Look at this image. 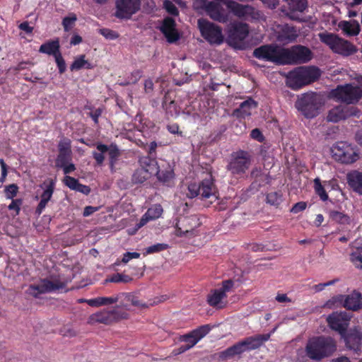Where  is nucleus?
<instances>
[{
  "mask_svg": "<svg viewBox=\"0 0 362 362\" xmlns=\"http://www.w3.org/2000/svg\"><path fill=\"white\" fill-rule=\"evenodd\" d=\"M54 59L57 68L59 69V73L61 74H64L66 71V65L62 55V53H58V54L54 57Z\"/></svg>",
  "mask_w": 362,
  "mask_h": 362,
  "instance_id": "bf43d9fd",
  "label": "nucleus"
},
{
  "mask_svg": "<svg viewBox=\"0 0 362 362\" xmlns=\"http://www.w3.org/2000/svg\"><path fill=\"white\" fill-rule=\"evenodd\" d=\"M194 7L196 9L202 8L205 10L207 15L214 21L223 23L228 21V15L223 12L221 6L214 1L196 0L194 2Z\"/></svg>",
  "mask_w": 362,
  "mask_h": 362,
  "instance_id": "dca6fc26",
  "label": "nucleus"
},
{
  "mask_svg": "<svg viewBox=\"0 0 362 362\" xmlns=\"http://www.w3.org/2000/svg\"><path fill=\"white\" fill-rule=\"evenodd\" d=\"M132 281V278L129 275L119 273L114 274L110 278L106 279V281L112 283H129Z\"/></svg>",
  "mask_w": 362,
  "mask_h": 362,
  "instance_id": "09e8293b",
  "label": "nucleus"
},
{
  "mask_svg": "<svg viewBox=\"0 0 362 362\" xmlns=\"http://www.w3.org/2000/svg\"><path fill=\"white\" fill-rule=\"evenodd\" d=\"M142 76V71L136 69L132 71L129 76H127L124 81L121 83L122 86H128L130 84L136 83Z\"/></svg>",
  "mask_w": 362,
  "mask_h": 362,
  "instance_id": "79ce46f5",
  "label": "nucleus"
},
{
  "mask_svg": "<svg viewBox=\"0 0 362 362\" xmlns=\"http://www.w3.org/2000/svg\"><path fill=\"white\" fill-rule=\"evenodd\" d=\"M332 153L335 160L345 164L353 163L358 159V154L352 146L344 141H339L334 145Z\"/></svg>",
  "mask_w": 362,
  "mask_h": 362,
  "instance_id": "2eb2a0df",
  "label": "nucleus"
},
{
  "mask_svg": "<svg viewBox=\"0 0 362 362\" xmlns=\"http://www.w3.org/2000/svg\"><path fill=\"white\" fill-rule=\"evenodd\" d=\"M100 33L107 39L115 40L119 37V34L110 29L103 28L100 30Z\"/></svg>",
  "mask_w": 362,
  "mask_h": 362,
  "instance_id": "680f3d73",
  "label": "nucleus"
},
{
  "mask_svg": "<svg viewBox=\"0 0 362 362\" xmlns=\"http://www.w3.org/2000/svg\"><path fill=\"white\" fill-rule=\"evenodd\" d=\"M77 21V17L75 13H70L62 20V25L65 31H69L74 25L75 22Z\"/></svg>",
  "mask_w": 362,
  "mask_h": 362,
  "instance_id": "864d4df0",
  "label": "nucleus"
},
{
  "mask_svg": "<svg viewBox=\"0 0 362 362\" xmlns=\"http://www.w3.org/2000/svg\"><path fill=\"white\" fill-rule=\"evenodd\" d=\"M329 218L339 224L349 225L351 223V218L346 214L332 210L329 213Z\"/></svg>",
  "mask_w": 362,
  "mask_h": 362,
  "instance_id": "4c0bfd02",
  "label": "nucleus"
},
{
  "mask_svg": "<svg viewBox=\"0 0 362 362\" xmlns=\"http://www.w3.org/2000/svg\"><path fill=\"white\" fill-rule=\"evenodd\" d=\"M93 68V64L85 59L84 54L80 55L76 58L70 66L71 71L80 70L81 69H91Z\"/></svg>",
  "mask_w": 362,
  "mask_h": 362,
  "instance_id": "58836bf2",
  "label": "nucleus"
},
{
  "mask_svg": "<svg viewBox=\"0 0 362 362\" xmlns=\"http://www.w3.org/2000/svg\"><path fill=\"white\" fill-rule=\"evenodd\" d=\"M350 260L358 269L362 268V246L358 247L350 255Z\"/></svg>",
  "mask_w": 362,
  "mask_h": 362,
  "instance_id": "ea45409f",
  "label": "nucleus"
},
{
  "mask_svg": "<svg viewBox=\"0 0 362 362\" xmlns=\"http://www.w3.org/2000/svg\"><path fill=\"white\" fill-rule=\"evenodd\" d=\"M336 340L329 336H316L310 338L305 347L306 356L311 360L320 361L331 356L336 351Z\"/></svg>",
  "mask_w": 362,
  "mask_h": 362,
  "instance_id": "f257e3e1",
  "label": "nucleus"
},
{
  "mask_svg": "<svg viewBox=\"0 0 362 362\" xmlns=\"http://www.w3.org/2000/svg\"><path fill=\"white\" fill-rule=\"evenodd\" d=\"M0 165L1 168V175L0 177V182H4L8 174L7 165L5 163L3 158L0 159Z\"/></svg>",
  "mask_w": 362,
  "mask_h": 362,
  "instance_id": "338daca9",
  "label": "nucleus"
},
{
  "mask_svg": "<svg viewBox=\"0 0 362 362\" xmlns=\"http://www.w3.org/2000/svg\"><path fill=\"white\" fill-rule=\"evenodd\" d=\"M157 175V177L159 180L162 182H168L174 177V173L172 170H160L158 168V170L154 173Z\"/></svg>",
  "mask_w": 362,
  "mask_h": 362,
  "instance_id": "8fccbe9b",
  "label": "nucleus"
},
{
  "mask_svg": "<svg viewBox=\"0 0 362 362\" xmlns=\"http://www.w3.org/2000/svg\"><path fill=\"white\" fill-rule=\"evenodd\" d=\"M320 76L321 71L318 67L314 66H298L287 74L286 84L291 89L298 90L317 81Z\"/></svg>",
  "mask_w": 362,
  "mask_h": 362,
  "instance_id": "f03ea898",
  "label": "nucleus"
},
{
  "mask_svg": "<svg viewBox=\"0 0 362 362\" xmlns=\"http://www.w3.org/2000/svg\"><path fill=\"white\" fill-rule=\"evenodd\" d=\"M329 327L337 331L341 335L348 327L349 319L346 314L334 313L329 315L327 319Z\"/></svg>",
  "mask_w": 362,
  "mask_h": 362,
  "instance_id": "b1692460",
  "label": "nucleus"
},
{
  "mask_svg": "<svg viewBox=\"0 0 362 362\" xmlns=\"http://www.w3.org/2000/svg\"><path fill=\"white\" fill-rule=\"evenodd\" d=\"M96 148L98 151L102 153H108L109 164L111 170H113L115 164L117 163L119 157L120 156V151L117 146L114 144H111L110 146L98 143L96 144Z\"/></svg>",
  "mask_w": 362,
  "mask_h": 362,
  "instance_id": "a878e982",
  "label": "nucleus"
},
{
  "mask_svg": "<svg viewBox=\"0 0 362 362\" xmlns=\"http://www.w3.org/2000/svg\"><path fill=\"white\" fill-rule=\"evenodd\" d=\"M168 245L165 243H156L145 248L144 255H148L150 254L158 253L168 249Z\"/></svg>",
  "mask_w": 362,
  "mask_h": 362,
  "instance_id": "603ef678",
  "label": "nucleus"
},
{
  "mask_svg": "<svg viewBox=\"0 0 362 362\" xmlns=\"http://www.w3.org/2000/svg\"><path fill=\"white\" fill-rule=\"evenodd\" d=\"M163 8L170 15L177 16L179 15V11L175 5L170 0L163 1Z\"/></svg>",
  "mask_w": 362,
  "mask_h": 362,
  "instance_id": "13d9d810",
  "label": "nucleus"
},
{
  "mask_svg": "<svg viewBox=\"0 0 362 362\" xmlns=\"http://www.w3.org/2000/svg\"><path fill=\"white\" fill-rule=\"evenodd\" d=\"M163 107L170 117L178 116L181 110V107L174 100H171L168 94H165L164 96Z\"/></svg>",
  "mask_w": 362,
  "mask_h": 362,
  "instance_id": "c9c22d12",
  "label": "nucleus"
},
{
  "mask_svg": "<svg viewBox=\"0 0 362 362\" xmlns=\"http://www.w3.org/2000/svg\"><path fill=\"white\" fill-rule=\"evenodd\" d=\"M163 211V209L160 204H154L147 210L146 214L152 221L158 218L162 215Z\"/></svg>",
  "mask_w": 362,
  "mask_h": 362,
  "instance_id": "37998d69",
  "label": "nucleus"
},
{
  "mask_svg": "<svg viewBox=\"0 0 362 362\" xmlns=\"http://www.w3.org/2000/svg\"><path fill=\"white\" fill-rule=\"evenodd\" d=\"M66 284L60 280L59 278L52 279H43L37 285H30L26 290V293L29 296L37 298L39 295L46 293H52L66 287Z\"/></svg>",
  "mask_w": 362,
  "mask_h": 362,
  "instance_id": "9d476101",
  "label": "nucleus"
},
{
  "mask_svg": "<svg viewBox=\"0 0 362 362\" xmlns=\"http://www.w3.org/2000/svg\"><path fill=\"white\" fill-rule=\"evenodd\" d=\"M340 298L344 297V307L347 310L357 311L362 309V293L354 291L347 296H340Z\"/></svg>",
  "mask_w": 362,
  "mask_h": 362,
  "instance_id": "cd10ccee",
  "label": "nucleus"
},
{
  "mask_svg": "<svg viewBox=\"0 0 362 362\" xmlns=\"http://www.w3.org/2000/svg\"><path fill=\"white\" fill-rule=\"evenodd\" d=\"M338 279H333L325 283H321L316 284L313 286V289L315 292H320L325 289V287L334 285Z\"/></svg>",
  "mask_w": 362,
  "mask_h": 362,
  "instance_id": "0e129e2a",
  "label": "nucleus"
},
{
  "mask_svg": "<svg viewBox=\"0 0 362 362\" xmlns=\"http://www.w3.org/2000/svg\"><path fill=\"white\" fill-rule=\"evenodd\" d=\"M331 95L336 100L346 105L354 104L362 97V89L358 86L348 83L344 86H337L331 91Z\"/></svg>",
  "mask_w": 362,
  "mask_h": 362,
  "instance_id": "6e6552de",
  "label": "nucleus"
},
{
  "mask_svg": "<svg viewBox=\"0 0 362 362\" xmlns=\"http://www.w3.org/2000/svg\"><path fill=\"white\" fill-rule=\"evenodd\" d=\"M210 330L211 327L209 325H202L187 334L181 335L179 340L181 342H185V344L190 349L204 337Z\"/></svg>",
  "mask_w": 362,
  "mask_h": 362,
  "instance_id": "412c9836",
  "label": "nucleus"
},
{
  "mask_svg": "<svg viewBox=\"0 0 362 362\" xmlns=\"http://www.w3.org/2000/svg\"><path fill=\"white\" fill-rule=\"evenodd\" d=\"M250 136L252 139L259 142H262L264 140V136L262 132L257 128L254 129L251 131Z\"/></svg>",
  "mask_w": 362,
  "mask_h": 362,
  "instance_id": "69168bd1",
  "label": "nucleus"
},
{
  "mask_svg": "<svg viewBox=\"0 0 362 362\" xmlns=\"http://www.w3.org/2000/svg\"><path fill=\"white\" fill-rule=\"evenodd\" d=\"M118 301H119V293L110 297L99 296L95 298L89 299L88 305L91 307L98 308L103 305H112L113 303H117Z\"/></svg>",
  "mask_w": 362,
  "mask_h": 362,
  "instance_id": "72a5a7b5",
  "label": "nucleus"
},
{
  "mask_svg": "<svg viewBox=\"0 0 362 362\" xmlns=\"http://www.w3.org/2000/svg\"><path fill=\"white\" fill-rule=\"evenodd\" d=\"M252 160V156L250 152L239 150L231 153L226 169L234 177L243 178L250 168Z\"/></svg>",
  "mask_w": 362,
  "mask_h": 362,
  "instance_id": "39448f33",
  "label": "nucleus"
},
{
  "mask_svg": "<svg viewBox=\"0 0 362 362\" xmlns=\"http://www.w3.org/2000/svg\"><path fill=\"white\" fill-rule=\"evenodd\" d=\"M297 37L298 33L296 28L285 24L281 26L277 32L276 40L283 45H286L295 41Z\"/></svg>",
  "mask_w": 362,
  "mask_h": 362,
  "instance_id": "393cba45",
  "label": "nucleus"
},
{
  "mask_svg": "<svg viewBox=\"0 0 362 362\" xmlns=\"http://www.w3.org/2000/svg\"><path fill=\"white\" fill-rule=\"evenodd\" d=\"M63 182L66 186H67L69 189L72 190H75L79 182V181L77 179L69 175H66L64 178Z\"/></svg>",
  "mask_w": 362,
  "mask_h": 362,
  "instance_id": "052dcab7",
  "label": "nucleus"
},
{
  "mask_svg": "<svg viewBox=\"0 0 362 362\" xmlns=\"http://www.w3.org/2000/svg\"><path fill=\"white\" fill-rule=\"evenodd\" d=\"M282 194L281 192H272L267 194L266 201L270 205L278 206L281 202Z\"/></svg>",
  "mask_w": 362,
  "mask_h": 362,
  "instance_id": "49530a36",
  "label": "nucleus"
},
{
  "mask_svg": "<svg viewBox=\"0 0 362 362\" xmlns=\"http://www.w3.org/2000/svg\"><path fill=\"white\" fill-rule=\"evenodd\" d=\"M140 255H141L140 253L136 252H125L123 255L122 260L119 261V259H117L116 261V262L115 263V264L118 266V265L120 264V262H122L124 264H127V262H129L132 259L139 258Z\"/></svg>",
  "mask_w": 362,
  "mask_h": 362,
  "instance_id": "4d7b16f0",
  "label": "nucleus"
},
{
  "mask_svg": "<svg viewBox=\"0 0 362 362\" xmlns=\"http://www.w3.org/2000/svg\"><path fill=\"white\" fill-rule=\"evenodd\" d=\"M18 186L16 184H10L4 187V195L7 199H14L18 193Z\"/></svg>",
  "mask_w": 362,
  "mask_h": 362,
  "instance_id": "3c124183",
  "label": "nucleus"
},
{
  "mask_svg": "<svg viewBox=\"0 0 362 362\" xmlns=\"http://www.w3.org/2000/svg\"><path fill=\"white\" fill-rule=\"evenodd\" d=\"M257 107V103L252 98H249L240 103L239 107L233 111L232 115L238 119H245L251 115V111Z\"/></svg>",
  "mask_w": 362,
  "mask_h": 362,
  "instance_id": "c756f323",
  "label": "nucleus"
},
{
  "mask_svg": "<svg viewBox=\"0 0 362 362\" xmlns=\"http://www.w3.org/2000/svg\"><path fill=\"white\" fill-rule=\"evenodd\" d=\"M55 184L54 180L49 179L40 185V187L43 189V192L40 194V201L35 211V214L37 216H40L43 212L49 201L51 200L54 192Z\"/></svg>",
  "mask_w": 362,
  "mask_h": 362,
  "instance_id": "5701e85b",
  "label": "nucleus"
},
{
  "mask_svg": "<svg viewBox=\"0 0 362 362\" xmlns=\"http://www.w3.org/2000/svg\"><path fill=\"white\" fill-rule=\"evenodd\" d=\"M39 52L52 55L54 57L60 53V44L59 39L49 40L42 44L39 48Z\"/></svg>",
  "mask_w": 362,
  "mask_h": 362,
  "instance_id": "2f4dec72",
  "label": "nucleus"
},
{
  "mask_svg": "<svg viewBox=\"0 0 362 362\" xmlns=\"http://www.w3.org/2000/svg\"><path fill=\"white\" fill-rule=\"evenodd\" d=\"M345 346L348 349L358 352L361 350L362 344V328L359 326L346 329L341 335Z\"/></svg>",
  "mask_w": 362,
  "mask_h": 362,
  "instance_id": "6ab92c4d",
  "label": "nucleus"
},
{
  "mask_svg": "<svg viewBox=\"0 0 362 362\" xmlns=\"http://www.w3.org/2000/svg\"><path fill=\"white\" fill-rule=\"evenodd\" d=\"M314 189L322 201L325 202L328 199L329 197L318 177L314 180Z\"/></svg>",
  "mask_w": 362,
  "mask_h": 362,
  "instance_id": "a19ab883",
  "label": "nucleus"
},
{
  "mask_svg": "<svg viewBox=\"0 0 362 362\" xmlns=\"http://www.w3.org/2000/svg\"><path fill=\"white\" fill-rule=\"evenodd\" d=\"M139 162L146 173L154 174L158 170V163L156 157L151 156H142Z\"/></svg>",
  "mask_w": 362,
  "mask_h": 362,
  "instance_id": "473e14b6",
  "label": "nucleus"
},
{
  "mask_svg": "<svg viewBox=\"0 0 362 362\" xmlns=\"http://www.w3.org/2000/svg\"><path fill=\"white\" fill-rule=\"evenodd\" d=\"M353 112L350 111L346 105H338L331 109L327 116V119L332 122H338L345 119L352 115Z\"/></svg>",
  "mask_w": 362,
  "mask_h": 362,
  "instance_id": "c85d7f7f",
  "label": "nucleus"
},
{
  "mask_svg": "<svg viewBox=\"0 0 362 362\" xmlns=\"http://www.w3.org/2000/svg\"><path fill=\"white\" fill-rule=\"evenodd\" d=\"M119 300L124 298L127 301H130L131 305L147 308L148 305L141 303L134 295L129 293H119Z\"/></svg>",
  "mask_w": 362,
  "mask_h": 362,
  "instance_id": "a18cd8bd",
  "label": "nucleus"
},
{
  "mask_svg": "<svg viewBox=\"0 0 362 362\" xmlns=\"http://www.w3.org/2000/svg\"><path fill=\"white\" fill-rule=\"evenodd\" d=\"M271 337V334H256L248 337L242 340L245 351H250L260 348L264 342L267 341Z\"/></svg>",
  "mask_w": 362,
  "mask_h": 362,
  "instance_id": "bb28decb",
  "label": "nucleus"
},
{
  "mask_svg": "<svg viewBox=\"0 0 362 362\" xmlns=\"http://www.w3.org/2000/svg\"><path fill=\"white\" fill-rule=\"evenodd\" d=\"M199 226V219L195 215L180 216L176 223L175 234L180 238L193 237L196 235L195 229Z\"/></svg>",
  "mask_w": 362,
  "mask_h": 362,
  "instance_id": "4468645a",
  "label": "nucleus"
},
{
  "mask_svg": "<svg viewBox=\"0 0 362 362\" xmlns=\"http://www.w3.org/2000/svg\"><path fill=\"white\" fill-rule=\"evenodd\" d=\"M226 7L234 16L243 20L257 19L259 12L250 5L240 4L236 1L225 2Z\"/></svg>",
  "mask_w": 362,
  "mask_h": 362,
  "instance_id": "a211bd4d",
  "label": "nucleus"
},
{
  "mask_svg": "<svg viewBox=\"0 0 362 362\" xmlns=\"http://www.w3.org/2000/svg\"><path fill=\"white\" fill-rule=\"evenodd\" d=\"M11 202L8 206L9 211H15V216H18L20 214L21 206L23 203V200L21 198L11 199Z\"/></svg>",
  "mask_w": 362,
  "mask_h": 362,
  "instance_id": "5fc2aeb1",
  "label": "nucleus"
},
{
  "mask_svg": "<svg viewBox=\"0 0 362 362\" xmlns=\"http://www.w3.org/2000/svg\"><path fill=\"white\" fill-rule=\"evenodd\" d=\"M347 182L354 192L362 195V172L354 170L348 173Z\"/></svg>",
  "mask_w": 362,
  "mask_h": 362,
  "instance_id": "7c9ffc66",
  "label": "nucleus"
},
{
  "mask_svg": "<svg viewBox=\"0 0 362 362\" xmlns=\"http://www.w3.org/2000/svg\"><path fill=\"white\" fill-rule=\"evenodd\" d=\"M128 314L125 312H121L116 308L112 310L103 309L99 312L93 313L88 318V324L95 325L100 323L104 325H110L122 319H127Z\"/></svg>",
  "mask_w": 362,
  "mask_h": 362,
  "instance_id": "f8f14e48",
  "label": "nucleus"
},
{
  "mask_svg": "<svg viewBox=\"0 0 362 362\" xmlns=\"http://www.w3.org/2000/svg\"><path fill=\"white\" fill-rule=\"evenodd\" d=\"M71 153H59L55 160V166L59 168L60 166H64L65 164H68L71 161Z\"/></svg>",
  "mask_w": 362,
  "mask_h": 362,
  "instance_id": "de8ad7c7",
  "label": "nucleus"
},
{
  "mask_svg": "<svg viewBox=\"0 0 362 362\" xmlns=\"http://www.w3.org/2000/svg\"><path fill=\"white\" fill-rule=\"evenodd\" d=\"M248 34L249 27L247 23H232L228 30V42L230 45L235 46L243 42Z\"/></svg>",
  "mask_w": 362,
  "mask_h": 362,
  "instance_id": "aec40b11",
  "label": "nucleus"
},
{
  "mask_svg": "<svg viewBox=\"0 0 362 362\" xmlns=\"http://www.w3.org/2000/svg\"><path fill=\"white\" fill-rule=\"evenodd\" d=\"M175 21L171 17H165L159 27L160 31L165 36L168 43L173 44L180 39V34L176 28Z\"/></svg>",
  "mask_w": 362,
  "mask_h": 362,
  "instance_id": "4be33fe9",
  "label": "nucleus"
},
{
  "mask_svg": "<svg viewBox=\"0 0 362 362\" xmlns=\"http://www.w3.org/2000/svg\"><path fill=\"white\" fill-rule=\"evenodd\" d=\"M339 28L348 36H356L360 32V26L357 21H343L339 23Z\"/></svg>",
  "mask_w": 362,
  "mask_h": 362,
  "instance_id": "f704fd0d",
  "label": "nucleus"
},
{
  "mask_svg": "<svg viewBox=\"0 0 362 362\" xmlns=\"http://www.w3.org/2000/svg\"><path fill=\"white\" fill-rule=\"evenodd\" d=\"M288 5L293 11L303 12L308 7L307 0H288Z\"/></svg>",
  "mask_w": 362,
  "mask_h": 362,
  "instance_id": "c03bdc74",
  "label": "nucleus"
},
{
  "mask_svg": "<svg viewBox=\"0 0 362 362\" xmlns=\"http://www.w3.org/2000/svg\"><path fill=\"white\" fill-rule=\"evenodd\" d=\"M245 351L244 344L242 341L235 344L234 345L228 347L225 351L221 352V356L223 358L233 357L235 355H239L244 353Z\"/></svg>",
  "mask_w": 362,
  "mask_h": 362,
  "instance_id": "e433bc0d",
  "label": "nucleus"
},
{
  "mask_svg": "<svg viewBox=\"0 0 362 362\" xmlns=\"http://www.w3.org/2000/svg\"><path fill=\"white\" fill-rule=\"evenodd\" d=\"M233 285L234 282L231 279L223 281L221 288L211 290L206 297L207 303L216 309L225 308L226 303H224L223 300L227 298L226 293L230 291Z\"/></svg>",
  "mask_w": 362,
  "mask_h": 362,
  "instance_id": "ddd939ff",
  "label": "nucleus"
},
{
  "mask_svg": "<svg viewBox=\"0 0 362 362\" xmlns=\"http://www.w3.org/2000/svg\"><path fill=\"white\" fill-rule=\"evenodd\" d=\"M198 26L202 36L210 45H218L223 42L224 37L219 25L205 19H199Z\"/></svg>",
  "mask_w": 362,
  "mask_h": 362,
  "instance_id": "1a4fd4ad",
  "label": "nucleus"
},
{
  "mask_svg": "<svg viewBox=\"0 0 362 362\" xmlns=\"http://www.w3.org/2000/svg\"><path fill=\"white\" fill-rule=\"evenodd\" d=\"M141 6V0H116L115 16L121 20H129Z\"/></svg>",
  "mask_w": 362,
  "mask_h": 362,
  "instance_id": "f3484780",
  "label": "nucleus"
},
{
  "mask_svg": "<svg viewBox=\"0 0 362 362\" xmlns=\"http://www.w3.org/2000/svg\"><path fill=\"white\" fill-rule=\"evenodd\" d=\"M320 38L321 41L328 45L334 52L341 55L350 56L357 51L355 45L335 34L322 33L320 34Z\"/></svg>",
  "mask_w": 362,
  "mask_h": 362,
  "instance_id": "423d86ee",
  "label": "nucleus"
},
{
  "mask_svg": "<svg viewBox=\"0 0 362 362\" xmlns=\"http://www.w3.org/2000/svg\"><path fill=\"white\" fill-rule=\"evenodd\" d=\"M323 103L321 95L311 91L299 95L295 107L305 117L313 118L319 115Z\"/></svg>",
  "mask_w": 362,
  "mask_h": 362,
  "instance_id": "7ed1b4c3",
  "label": "nucleus"
},
{
  "mask_svg": "<svg viewBox=\"0 0 362 362\" xmlns=\"http://www.w3.org/2000/svg\"><path fill=\"white\" fill-rule=\"evenodd\" d=\"M104 153H102L100 151H99V152L93 151V157L95 160L97 165L99 166L102 165L105 160Z\"/></svg>",
  "mask_w": 362,
  "mask_h": 362,
  "instance_id": "774afa93",
  "label": "nucleus"
},
{
  "mask_svg": "<svg viewBox=\"0 0 362 362\" xmlns=\"http://www.w3.org/2000/svg\"><path fill=\"white\" fill-rule=\"evenodd\" d=\"M218 192L211 175L198 184L194 182L188 185L187 197L189 198L199 197L202 200L210 199L213 202L218 199Z\"/></svg>",
  "mask_w": 362,
  "mask_h": 362,
  "instance_id": "20e7f679",
  "label": "nucleus"
},
{
  "mask_svg": "<svg viewBox=\"0 0 362 362\" xmlns=\"http://www.w3.org/2000/svg\"><path fill=\"white\" fill-rule=\"evenodd\" d=\"M307 207V203L305 202H299L295 204L290 211L293 214H298L304 211Z\"/></svg>",
  "mask_w": 362,
  "mask_h": 362,
  "instance_id": "e2e57ef3",
  "label": "nucleus"
},
{
  "mask_svg": "<svg viewBox=\"0 0 362 362\" xmlns=\"http://www.w3.org/2000/svg\"><path fill=\"white\" fill-rule=\"evenodd\" d=\"M313 58L311 50L303 45H295L290 49L283 48V64H298L310 62Z\"/></svg>",
  "mask_w": 362,
  "mask_h": 362,
  "instance_id": "0eeeda50",
  "label": "nucleus"
},
{
  "mask_svg": "<svg viewBox=\"0 0 362 362\" xmlns=\"http://www.w3.org/2000/svg\"><path fill=\"white\" fill-rule=\"evenodd\" d=\"M253 56L260 60L283 64V47L275 45H264L255 48Z\"/></svg>",
  "mask_w": 362,
  "mask_h": 362,
  "instance_id": "9b49d317",
  "label": "nucleus"
},
{
  "mask_svg": "<svg viewBox=\"0 0 362 362\" xmlns=\"http://www.w3.org/2000/svg\"><path fill=\"white\" fill-rule=\"evenodd\" d=\"M71 140L68 138H63L58 144L59 153H71Z\"/></svg>",
  "mask_w": 362,
  "mask_h": 362,
  "instance_id": "6e6d98bb",
  "label": "nucleus"
}]
</instances>
